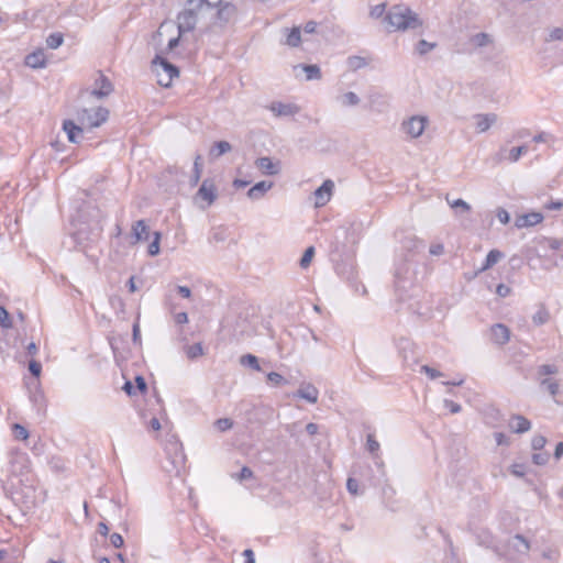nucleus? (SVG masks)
I'll list each match as a JSON object with an SVG mask.
<instances>
[{"label":"nucleus","instance_id":"obj_10","mask_svg":"<svg viewBox=\"0 0 563 563\" xmlns=\"http://www.w3.org/2000/svg\"><path fill=\"white\" fill-rule=\"evenodd\" d=\"M113 90L111 81L102 74H99L95 80L92 89L88 92L89 96L102 99L108 97Z\"/></svg>","mask_w":563,"mask_h":563},{"label":"nucleus","instance_id":"obj_19","mask_svg":"<svg viewBox=\"0 0 563 563\" xmlns=\"http://www.w3.org/2000/svg\"><path fill=\"white\" fill-rule=\"evenodd\" d=\"M25 65L33 69L44 68L46 66V56L44 51L38 49L26 55Z\"/></svg>","mask_w":563,"mask_h":563},{"label":"nucleus","instance_id":"obj_21","mask_svg":"<svg viewBox=\"0 0 563 563\" xmlns=\"http://www.w3.org/2000/svg\"><path fill=\"white\" fill-rule=\"evenodd\" d=\"M297 396L310 404H316L318 401L319 391L312 384H303L297 390Z\"/></svg>","mask_w":563,"mask_h":563},{"label":"nucleus","instance_id":"obj_44","mask_svg":"<svg viewBox=\"0 0 563 563\" xmlns=\"http://www.w3.org/2000/svg\"><path fill=\"white\" fill-rule=\"evenodd\" d=\"M420 372L424 373L430 379H435L438 377H442L443 373L437 371L433 367H430L429 365H422L420 367Z\"/></svg>","mask_w":563,"mask_h":563},{"label":"nucleus","instance_id":"obj_32","mask_svg":"<svg viewBox=\"0 0 563 563\" xmlns=\"http://www.w3.org/2000/svg\"><path fill=\"white\" fill-rule=\"evenodd\" d=\"M435 46V43H429L426 40H420L416 45V53L419 55H426L434 49Z\"/></svg>","mask_w":563,"mask_h":563},{"label":"nucleus","instance_id":"obj_30","mask_svg":"<svg viewBox=\"0 0 563 563\" xmlns=\"http://www.w3.org/2000/svg\"><path fill=\"white\" fill-rule=\"evenodd\" d=\"M240 363L243 366H250L256 372H261L262 367L258 363V358L253 354H245L240 357Z\"/></svg>","mask_w":563,"mask_h":563},{"label":"nucleus","instance_id":"obj_53","mask_svg":"<svg viewBox=\"0 0 563 563\" xmlns=\"http://www.w3.org/2000/svg\"><path fill=\"white\" fill-rule=\"evenodd\" d=\"M429 252L431 255L440 256L444 252V246L441 243H434L430 245Z\"/></svg>","mask_w":563,"mask_h":563},{"label":"nucleus","instance_id":"obj_4","mask_svg":"<svg viewBox=\"0 0 563 563\" xmlns=\"http://www.w3.org/2000/svg\"><path fill=\"white\" fill-rule=\"evenodd\" d=\"M388 31H408L422 26V20L410 8L404 4L393 5L385 16Z\"/></svg>","mask_w":563,"mask_h":563},{"label":"nucleus","instance_id":"obj_31","mask_svg":"<svg viewBox=\"0 0 563 563\" xmlns=\"http://www.w3.org/2000/svg\"><path fill=\"white\" fill-rule=\"evenodd\" d=\"M471 43L476 47H484L492 43V37L487 33H477L472 36Z\"/></svg>","mask_w":563,"mask_h":563},{"label":"nucleus","instance_id":"obj_36","mask_svg":"<svg viewBox=\"0 0 563 563\" xmlns=\"http://www.w3.org/2000/svg\"><path fill=\"white\" fill-rule=\"evenodd\" d=\"M153 241L152 243L148 245V254L151 256H156L158 253H159V242H161V233L159 232H154L153 233Z\"/></svg>","mask_w":563,"mask_h":563},{"label":"nucleus","instance_id":"obj_57","mask_svg":"<svg viewBox=\"0 0 563 563\" xmlns=\"http://www.w3.org/2000/svg\"><path fill=\"white\" fill-rule=\"evenodd\" d=\"M544 243L551 250H559L562 245V241L559 239H544Z\"/></svg>","mask_w":563,"mask_h":563},{"label":"nucleus","instance_id":"obj_56","mask_svg":"<svg viewBox=\"0 0 563 563\" xmlns=\"http://www.w3.org/2000/svg\"><path fill=\"white\" fill-rule=\"evenodd\" d=\"M110 541L114 548H121L124 543L122 536L119 533H112L110 536Z\"/></svg>","mask_w":563,"mask_h":563},{"label":"nucleus","instance_id":"obj_50","mask_svg":"<svg viewBox=\"0 0 563 563\" xmlns=\"http://www.w3.org/2000/svg\"><path fill=\"white\" fill-rule=\"evenodd\" d=\"M547 443V440L543 435H534L531 441L532 449L538 451L541 450Z\"/></svg>","mask_w":563,"mask_h":563},{"label":"nucleus","instance_id":"obj_28","mask_svg":"<svg viewBox=\"0 0 563 563\" xmlns=\"http://www.w3.org/2000/svg\"><path fill=\"white\" fill-rule=\"evenodd\" d=\"M527 153H528V146L521 145V146H517V147L510 148L507 152V155L504 156L503 158L507 159L510 163H516V162H518L520 159V157L523 154H527Z\"/></svg>","mask_w":563,"mask_h":563},{"label":"nucleus","instance_id":"obj_11","mask_svg":"<svg viewBox=\"0 0 563 563\" xmlns=\"http://www.w3.org/2000/svg\"><path fill=\"white\" fill-rule=\"evenodd\" d=\"M544 217L541 212H529L517 216L515 219V227L517 229L534 227L543 221Z\"/></svg>","mask_w":563,"mask_h":563},{"label":"nucleus","instance_id":"obj_46","mask_svg":"<svg viewBox=\"0 0 563 563\" xmlns=\"http://www.w3.org/2000/svg\"><path fill=\"white\" fill-rule=\"evenodd\" d=\"M13 434L19 440H26L29 438L27 430L19 423L13 424Z\"/></svg>","mask_w":563,"mask_h":563},{"label":"nucleus","instance_id":"obj_12","mask_svg":"<svg viewBox=\"0 0 563 563\" xmlns=\"http://www.w3.org/2000/svg\"><path fill=\"white\" fill-rule=\"evenodd\" d=\"M496 113H478L474 115V124L477 133L488 131L497 122Z\"/></svg>","mask_w":563,"mask_h":563},{"label":"nucleus","instance_id":"obj_22","mask_svg":"<svg viewBox=\"0 0 563 563\" xmlns=\"http://www.w3.org/2000/svg\"><path fill=\"white\" fill-rule=\"evenodd\" d=\"M508 547L518 552L519 554H526L530 549L529 542L522 536L519 534L512 537L509 540Z\"/></svg>","mask_w":563,"mask_h":563},{"label":"nucleus","instance_id":"obj_55","mask_svg":"<svg viewBox=\"0 0 563 563\" xmlns=\"http://www.w3.org/2000/svg\"><path fill=\"white\" fill-rule=\"evenodd\" d=\"M444 407L450 410L451 413H457L461 411V406L452 400L445 399Z\"/></svg>","mask_w":563,"mask_h":563},{"label":"nucleus","instance_id":"obj_35","mask_svg":"<svg viewBox=\"0 0 563 563\" xmlns=\"http://www.w3.org/2000/svg\"><path fill=\"white\" fill-rule=\"evenodd\" d=\"M366 448L368 452L374 455V457L378 456L380 445L373 434L367 435Z\"/></svg>","mask_w":563,"mask_h":563},{"label":"nucleus","instance_id":"obj_6","mask_svg":"<svg viewBox=\"0 0 563 563\" xmlns=\"http://www.w3.org/2000/svg\"><path fill=\"white\" fill-rule=\"evenodd\" d=\"M218 187L213 179L206 178L199 189L197 190L196 195L194 196L192 200L194 203L200 209V210H207L209 207H211L216 200L218 199Z\"/></svg>","mask_w":563,"mask_h":563},{"label":"nucleus","instance_id":"obj_25","mask_svg":"<svg viewBox=\"0 0 563 563\" xmlns=\"http://www.w3.org/2000/svg\"><path fill=\"white\" fill-rule=\"evenodd\" d=\"M504 257V253L498 250H492L487 256L484 265L478 269L477 274L483 273L490 267H493L495 264H497L501 258Z\"/></svg>","mask_w":563,"mask_h":563},{"label":"nucleus","instance_id":"obj_17","mask_svg":"<svg viewBox=\"0 0 563 563\" xmlns=\"http://www.w3.org/2000/svg\"><path fill=\"white\" fill-rule=\"evenodd\" d=\"M283 33L285 35V41L283 42L285 45L289 47H298L301 43V27L294 26L291 29H284Z\"/></svg>","mask_w":563,"mask_h":563},{"label":"nucleus","instance_id":"obj_54","mask_svg":"<svg viewBox=\"0 0 563 563\" xmlns=\"http://www.w3.org/2000/svg\"><path fill=\"white\" fill-rule=\"evenodd\" d=\"M497 219L503 223V224H507L510 220V216L508 213L507 210L503 209V208H499L497 210Z\"/></svg>","mask_w":563,"mask_h":563},{"label":"nucleus","instance_id":"obj_47","mask_svg":"<svg viewBox=\"0 0 563 563\" xmlns=\"http://www.w3.org/2000/svg\"><path fill=\"white\" fill-rule=\"evenodd\" d=\"M0 325L5 329H10L12 327L9 312L4 307H0Z\"/></svg>","mask_w":563,"mask_h":563},{"label":"nucleus","instance_id":"obj_52","mask_svg":"<svg viewBox=\"0 0 563 563\" xmlns=\"http://www.w3.org/2000/svg\"><path fill=\"white\" fill-rule=\"evenodd\" d=\"M29 371L32 373V375L38 377L42 372V365L35 360H31L29 362Z\"/></svg>","mask_w":563,"mask_h":563},{"label":"nucleus","instance_id":"obj_26","mask_svg":"<svg viewBox=\"0 0 563 563\" xmlns=\"http://www.w3.org/2000/svg\"><path fill=\"white\" fill-rule=\"evenodd\" d=\"M232 150V146L227 141H219L213 144V146L210 148L209 155L212 158H218L221 155L230 152Z\"/></svg>","mask_w":563,"mask_h":563},{"label":"nucleus","instance_id":"obj_23","mask_svg":"<svg viewBox=\"0 0 563 563\" xmlns=\"http://www.w3.org/2000/svg\"><path fill=\"white\" fill-rule=\"evenodd\" d=\"M551 314L549 309L543 305H539L531 319L534 325H543L550 321Z\"/></svg>","mask_w":563,"mask_h":563},{"label":"nucleus","instance_id":"obj_63","mask_svg":"<svg viewBox=\"0 0 563 563\" xmlns=\"http://www.w3.org/2000/svg\"><path fill=\"white\" fill-rule=\"evenodd\" d=\"M175 322L178 324H185L188 322V316L186 312H179L175 314Z\"/></svg>","mask_w":563,"mask_h":563},{"label":"nucleus","instance_id":"obj_40","mask_svg":"<svg viewBox=\"0 0 563 563\" xmlns=\"http://www.w3.org/2000/svg\"><path fill=\"white\" fill-rule=\"evenodd\" d=\"M347 65L351 69L356 70L364 67L366 65V60L361 56H351L347 59Z\"/></svg>","mask_w":563,"mask_h":563},{"label":"nucleus","instance_id":"obj_3","mask_svg":"<svg viewBox=\"0 0 563 563\" xmlns=\"http://www.w3.org/2000/svg\"><path fill=\"white\" fill-rule=\"evenodd\" d=\"M108 117L109 111L103 107H97L91 109L85 108L78 111L77 113V121L79 122V124H76L71 120H65L63 122V130L67 134V139L69 142L77 143L78 136L82 134V130L85 128H98L107 121Z\"/></svg>","mask_w":563,"mask_h":563},{"label":"nucleus","instance_id":"obj_5","mask_svg":"<svg viewBox=\"0 0 563 563\" xmlns=\"http://www.w3.org/2000/svg\"><path fill=\"white\" fill-rule=\"evenodd\" d=\"M152 70L156 76L157 84L165 88L170 87L173 80L179 76L178 68L158 54L152 62Z\"/></svg>","mask_w":563,"mask_h":563},{"label":"nucleus","instance_id":"obj_2","mask_svg":"<svg viewBox=\"0 0 563 563\" xmlns=\"http://www.w3.org/2000/svg\"><path fill=\"white\" fill-rule=\"evenodd\" d=\"M235 7L228 0H188L178 13L177 22H163L153 42L161 54L186 49L196 40V29L202 33L211 25H222L235 15Z\"/></svg>","mask_w":563,"mask_h":563},{"label":"nucleus","instance_id":"obj_45","mask_svg":"<svg viewBox=\"0 0 563 563\" xmlns=\"http://www.w3.org/2000/svg\"><path fill=\"white\" fill-rule=\"evenodd\" d=\"M509 472L516 477H523L526 474V465L521 463H514L510 465Z\"/></svg>","mask_w":563,"mask_h":563},{"label":"nucleus","instance_id":"obj_33","mask_svg":"<svg viewBox=\"0 0 563 563\" xmlns=\"http://www.w3.org/2000/svg\"><path fill=\"white\" fill-rule=\"evenodd\" d=\"M64 42V37L60 33H53L46 38L47 47L52 49L58 48Z\"/></svg>","mask_w":563,"mask_h":563},{"label":"nucleus","instance_id":"obj_64","mask_svg":"<svg viewBox=\"0 0 563 563\" xmlns=\"http://www.w3.org/2000/svg\"><path fill=\"white\" fill-rule=\"evenodd\" d=\"M135 383H136V388L141 391V393H144L146 390V383H145V379L142 377V376H137L135 378Z\"/></svg>","mask_w":563,"mask_h":563},{"label":"nucleus","instance_id":"obj_39","mask_svg":"<svg viewBox=\"0 0 563 563\" xmlns=\"http://www.w3.org/2000/svg\"><path fill=\"white\" fill-rule=\"evenodd\" d=\"M267 380L275 387L287 384V380L279 373L276 372L268 373Z\"/></svg>","mask_w":563,"mask_h":563},{"label":"nucleus","instance_id":"obj_37","mask_svg":"<svg viewBox=\"0 0 563 563\" xmlns=\"http://www.w3.org/2000/svg\"><path fill=\"white\" fill-rule=\"evenodd\" d=\"M563 41V27H553L549 30L545 42Z\"/></svg>","mask_w":563,"mask_h":563},{"label":"nucleus","instance_id":"obj_20","mask_svg":"<svg viewBox=\"0 0 563 563\" xmlns=\"http://www.w3.org/2000/svg\"><path fill=\"white\" fill-rule=\"evenodd\" d=\"M148 235H150L148 227L146 225L144 220H139L133 223V225H132V236L134 239L132 241L133 244L147 240Z\"/></svg>","mask_w":563,"mask_h":563},{"label":"nucleus","instance_id":"obj_34","mask_svg":"<svg viewBox=\"0 0 563 563\" xmlns=\"http://www.w3.org/2000/svg\"><path fill=\"white\" fill-rule=\"evenodd\" d=\"M185 352L188 358L195 360L203 354V349L200 343H196L194 345L187 346Z\"/></svg>","mask_w":563,"mask_h":563},{"label":"nucleus","instance_id":"obj_16","mask_svg":"<svg viewBox=\"0 0 563 563\" xmlns=\"http://www.w3.org/2000/svg\"><path fill=\"white\" fill-rule=\"evenodd\" d=\"M273 187L272 181L262 180L256 183L253 187H251L247 191V197L251 200H260L262 199L268 190Z\"/></svg>","mask_w":563,"mask_h":563},{"label":"nucleus","instance_id":"obj_14","mask_svg":"<svg viewBox=\"0 0 563 563\" xmlns=\"http://www.w3.org/2000/svg\"><path fill=\"white\" fill-rule=\"evenodd\" d=\"M254 164L264 175H277L280 170L279 163L267 156L257 158Z\"/></svg>","mask_w":563,"mask_h":563},{"label":"nucleus","instance_id":"obj_1","mask_svg":"<svg viewBox=\"0 0 563 563\" xmlns=\"http://www.w3.org/2000/svg\"><path fill=\"white\" fill-rule=\"evenodd\" d=\"M235 7L228 0H188L178 13L177 22H163L153 42L161 54L186 49L196 40V29L202 33L211 25H222L235 15Z\"/></svg>","mask_w":563,"mask_h":563},{"label":"nucleus","instance_id":"obj_49","mask_svg":"<svg viewBox=\"0 0 563 563\" xmlns=\"http://www.w3.org/2000/svg\"><path fill=\"white\" fill-rule=\"evenodd\" d=\"M346 488H347V492L351 494V495H358L360 492H358V482L355 479V478H347V482H346Z\"/></svg>","mask_w":563,"mask_h":563},{"label":"nucleus","instance_id":"obj_13","mask_svg":"<svg viewBox=\"0 0 563 563\" xmlns=\"http://www.w3.org/2000/svg\"><path fill=\"white\" fill-rule=\"evenodd\" d=\"M299 73L305 74L306 80L321 79V69L318 65H296V66H294V74L297 78L300 77Z\"/></svg>","mask_w":563,"mask_h":563},{"label":"nucleus","instance_id":"obj_15","mask_svg":"<svg viewBox=\"0 0 563 563\" xmlns=\"http://www.w3.org/2000/svg\"><path fill=\"white\" fill-rule=\"evenodd\" d=\"M490 335L494 343L504 345L510 340V330L505 324L497 323L492 327Z\"/></svg>","mask_w":563,"mask_h":563},{"label":"nucleus","instance_id":"obj_61","mask_svg":"<svg viewBox=\"0 0 563 563\" xmlns=\"http://www.w3.org/2000/svg\"><path fill=\"white\" fill-rule=\"evenodd\" d=\"M496 294L499 297H507L510 294V288L504 284H499L496 288Z\"/></svg>","mask_w":563,"mask_h":563},{"label":"nucleus","instance_id":"obj_43","mask_svg":"<svg viewBox=\"0 0 563 563\" xmlns=\"http://www.w3.org/2000/svg\"><path fill=\"white\" fill-rule=\"evenodd\" d=\"M539 375H554L559 373V368L553 364H543L538 369Z\"/></svg>","mask_w":563,"mask_h":563},{"label":"nucleus","instance_id":"obj_29","mask_svg":"<svg viewBox=\"0 0 563 563\" xmlns=\"http://www.w3.org/2000/svg\"><path fill=\"white\" fill-rule=\"evenodd\" d=\"M201 174H202V157H201V155L198 154L195 157L194 174H192V176L190 178V184L192 186H196L199 183Z\"/></svg>","mask_w":563,"mask_h":563},{"label":"nucleus","instance_id":"obj_51","mask_svg":"<svg viewBox=\"0 0 563 563\" xmlns=\"http://www.w3.org/2000/svg\"><path fill=\"white\" fill-rule=\"evenodd\" d=\"M532 461L537 465H545L549 461V454L548 453H534L532 455Z\"/></svg>","mask_w":563,"mask_h":563},{"label":"nucleus","instance_id":"obj_48","mask_svg":"<svg viewBox=\"0 0 563 563\" xmlns=\"http://www.w3.org/2000/svg\"><path fill=\"white\" fill-rule=\"evenodd\" d=\"M386 10V3H379L371 8L369 15L374 19H378L384 15Z\"/></svg>","mask_w":563,"mask_h":563},{"label":"nucleus","instance_id":"obj_38","mask_svg":"<svg viewBox=\"0 0 563 563\" xmlns=\"http://www.w3.org/2000/svg\"><path fill=\"white\" fill-rule=\"evenodd\" d=\"M541 386L545 387L547 390L552 396H555L559 393V383L553 380V379H549V378L542 379L541 380Z\"/></svg>","mask_w":563,"mask_h":563},{"label":"nucleus","instance_id":"obj_7","mask_svg":"<svg viewBox=\"0 0 563 563\" xmlns=\"http://www.w3.org/2000/svg\"><path fill=\"white\" fill-rule=\"evenodd\" d=\"M428 124H429L428 117L411 115L401 122L400 130L408 137L418 139L423 134Z\"/></svg>","mask_w":563,"mask_h":563},{"label":"nucleus","instance_id":"obj_58","mask_svg":"<svg viewBox=\"0 0 563 563\" xmlns=\"http://www.w3.org/2000/svg\"><path fill=\"white\" fill-rule=\"evenodd\" d=\"M252 476H253L252 470L246 467V466H244V467H242V470H241V472H240V474L238 476V479L239 481H244V479L251 478Z\"/></svg>","mask_w":563,"mask_h":563},{"label":"nucleus","instance_id":"obj_60","mask_svg":"<svg viewBox=\"0 0 563 563\" xmlns=\"http://www.w3.org/2000/svg\"><path fill=\"white\" fill-rule=\"evenodd\" d=\"M494 437H495V441H496L497 445H508L509 444L508 438L504 433L497 432L494 434Z\"/></svg>","mask_w":563,"mask_h":563},{"label":"nucleus","instance_id":"obj_41","mask_svg":"<svg viewBox=\"0 0 563 563\" xmlns=\"http://www.w3.org/2000/svg\"><path fill=\"white\" fill-rule=\"evenodd\" d=\"M214 427L219 431L224 432V431L230 430L233 427V421L229 418H220V419L216 420Z\"/></svg>","mask_w":563,"mask_h":563},{"label":"nucleus","instance_id":"obj_24","mask_svg":"<svg viewBox=\"0 0 563 563\" xmlns=\"http://www.w3.org/2000/svg\"><path fill=\"white\" fill-rule=\"evenodd\" d=\"M448 205L454 210L455 216L466 214L471 211V205L463 199H450L445 198Z\"/></svg>","mask_w":563,"mask_h":563},{"label":"nucleus","instance_id":"obj_9","mask_svg":"<svg viewBox=\"0 0 563 563\" xmlns=\"http://www.w3.org/2000/svg\"><path fill=\"white\" fill-rule=\"evenodd\" d=\"M333 190H334V183L331 179L324 180L323 184L319 188H317L313 192L314 207L321 208V207L325 206L330 201V199L333 195Z\"/></svg>","mask_w":563,"mask_h":563},{"label":"nucleus","instance_id":"obj_18","mask_svg":"<svg viewBox=\"0 0 563 563\" xmlns=\"http://www.w3.org/2000/svg\"><path fill=\"white\" fill-rule=\"evenodd\" d=\"M508 427L516 433H523L530 430L531 422L520 415H515L509 419Z\"/></svg>","mask_w":563,"mask_h":563},{"label":"nucleus","instance_id":"obj_8","mask_svg":"<svg viewBox=\"0 0 563 563\" xmlns=\"http://www.w3.org/2000/svg\"><path fill=\"white\" fill-rule=\"evenodd\" d=\"M267 109L276 118L294 117L300 112V107L292 102L273 101Z\"/></svg>","mask_w":563,"mask_h":563},{"label":"nucleus","instance_id":"obj_42","mask_svg":"<svg viewBox=\"0 0 563 563\" xmlns=\"http://www.w3.org/2000/svg\"><path fill=\"white\" fill-rule=\"evenodd\" d=\"M313 255H314V249L312 246L308 247L305 251V253H303V255H302V257L300 260V266L302 268H307L310 265V263H311V261L313 258Z\"/></svg>","mask_w":563,"mask_h":563},{"label":"nucleus","instance_id":"obj_59","mask_svg":"<svg viewBox=\"0 0 563 563\" xmlns=\"http://www.w3.org/2000/svg\"><path fill=\"white\" fill-rule=\"evenodd\" d=\"M563 208V202L560 200L556 201H550L544 205V209L547 210H560Z\"/></svg>","mask_w":563,"mask_h":563},{"label":"nucleus","instance_id":"obj_27","mask_svg":"<svg viewBox=\"0 0 563 563\" xmlns=\"http://www.w3.org/2000/svg\"><path fill=\"white\" fill-rule=\"evenodd\" d=\"M338 100L342 107H356L361 101L360 97L353 91L341 95Z\"/></svg>","mask_w":563,"mask_h":563},{"label":"nucleus","instance_id":"obj_62","mask_svg":"<svg viewBox=\"0 0 563 563\" xmlns=\"http://www.w3.org/2000/svg\"><path fill=\"white\" fill-rule=\"evenodd\" d=\"M316 30H317V22H314V21H309L303 26V32L306 34H312L316 32Z\"/></svg>","mask_w":563,"mask_h":563}]
</instances>
